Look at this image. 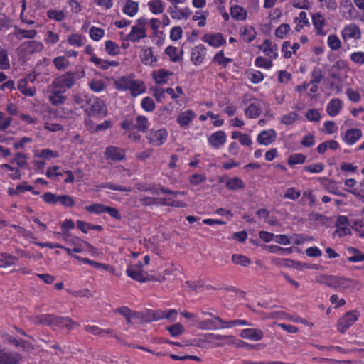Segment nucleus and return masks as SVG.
<instances>
[{
    "label": "nucleus",
    "instance_id": "32",
    "mask_svg": "<svg viewBox=\"0 0 364 364\" xmlns=\"http://www.w3.org/2000/svg\"><path fill=\"white\" fill-rule=\"evenodd\" d=\"M77 227L84 233H87L88 230L100 231L103 229L101 225H92L79 220H77Z\"/></svg>",
    "mask_w": 364,
    "mask_h": 364
},
{
    "label": "nucleus",
    "instance_id": "1",
    "mask_svg": "<svg viewBox=\"0 0 364 364\" xmlns=\"http://www.w3.org/2000/svg\"><path fill=\"white\" fill-rule=\"evenodd\" d=\"M36 319V322L38 323L49 326L55 331L63 328L71 330L75 326H77V323L72 321L69 317H61L52 314H43L38 316Z\"/></svg>",
    "mask_w": 364,
    "mask_h": 364
},
{
    "label": "nucleus",
    "instance_id": "11",
    "mask_svg": "<svg viewBox=\"0 0 364 364\" xmlns=\"http://www.w3.org/2000/svg\"><path fill=\"white\" fill-rule=\"evenodd\" d=\"M206 55V48L205 47L200 44L197 46H195L191 53V60L195 65H200Z\"/></svg>",
    "mask_w": 364,
    "mask_h": 364
},
{
    "label": "nucleus",
    "instance_id": "46",
    "mask_svg": "<svg viewBox=\"0 0 364 364\" xmlns=\"http://www.w3.org/2000/svg\"><path fill=\"white\" fill-rule=\"evenodd\" d=\"M232 261L233 263L242 265L243 267H247L251 263L250 258L247 257L237 254L232 256Z\"/></svg>",
    "mask_w": 364,
    "mask_h": 364
},
{
    "label": "nucleus",
    "instance_id": "58",
    "mask_svg": "<svg viewBox=\"0 0 364 364\" xmlns=\"http://www.w3.org/2000/svg\"><path fill=\"white\" fill-rule=\"evenodd\" d=\"M307 119L310 122H317L321 119L320 112L317 109H309L305 114Z\"/></svg>",
    "mask_w": 364,
    "mask_h": 364
},
{
    "label": "nucleus",
    "instance_id": "44",
    "mask_svg": "<svg viewBox=\"0 0 364 364\" xmlns=\"http://www.w3.org/2000/svg\"><path fill=\"white\" fill-rule=\"evenodd\" d=\"M107 206L101 203H94L90 205L85 206V209L92 213L102 214L105 213Z\"/></svg>",
    "mask_w": 364,
    "mask_h": 364
},
{
    "label": "nucleus",
    "instance_id": "53",
    "mask_svg": "<svg viewBox=\"0 0 364 364\" xmlns=\"http://www.w3.org/2000/svg\"><path fill=\"white\" fill-rule=\"evenodd\" d=\"M306 159V156L302 154H294L289 157L288 163L290 166L304 164Z\"/></svg>",
    "mask_w": 364,
    "mask_h": 364
},
{
    "label": "nucleus",
    "instance_id": "20",
    "mask_svg": "<svg viewBox=\"0 0 364 364\" xmlns=\"http://www.w3.org/2000/svg\"><path fill=\"white\" fill-rule=\"evenodd\" d=\"M362 136V132L360 129H348L343 140L348 145L354 144Z\"/></svg>",
    "mask_w": 364,
    "mask_h": 364
},
{
    "label": "nucleus",
    "instance_id": "63",
    "mask_svg": "<svg viewBox=\"0 0 364 364\" xmlns=\"http://www.w3.org/2000/svg\"><path fill=\"white\" fill-rule=\"evenodd\" d=\"M41 197L46 203L53 205L58 203L59 200V196L51 192H46Z\"/></svg>",
    "mask_w": 364,
    "mask_h": 364
},
{
    "label": "nucleus",
    "instance_id": "39",
    "mask_svg": "<svg viewBox=\"0 0 364 364\" xmlns=\"http://www.w3.org/2000/svg\"><path fill=\"white\" fill-rule=\"evenodd\" d=\"M68 42L70 46L81 47L85 43V37L81 34H72L68 38Z\"/></svg>",
    "mask_w": 364,
    "mask_h": 364
},
{
    "label": "nucleus",
    "instance_id": "52",
    "mask_svg": "<svg viewBox=\"0 0 364 364\" xmlns=\"http://www.w3.org/2000/svg\"><path fill=\"white\" fill-rule=\"evenodd\" d=\"M88 85L90 88L95 92H101L105 87V82L101 80L92 79L90 81Z\"/></svg>",
    "mask_w": 364,
    "mask_h": 364
},
{
    "label": "nucleus",
    "instance_id": "37",
    "mask_svg": "<svg viewBox=\"0 0 364 364\" xmlns=\"http://www.w3.org/2000/svg\"><path fill=\"white\" fill-rule=\"evenodd\" d=\"M148 6L151 13L154 14H161L164 10L161 0H151L148 3Z\"/></svg>",
    "mask_w": 364,
    "mask_h": 364
},
{
    "label": "nucleus",
    "instance_id": "48",
    "mask_svg": "<svg viewBox=\"0 0 364 364\" xmlns=\"http://www.w3.org/2000/svg\"><path fill=\"white\" fill-rule=\"evenodd\" d=\"M298 118L299 114L296 112H291L282 117L281 122L286 125H290L294 124Z\"/></svg>",
    "mask_w": 364,
    "mask_h": 364
},
{
    "label": "nucleus",
    "instance_id": "49",
    "mask_svg": "<svg viewBox=\"0 0 364 364\" xmlns=\"http://www.w3.org/2000/svg\"><path fill=\"white\" fill-rule=\"evenodd\" d=\"M327 42L328 46L333 50H338L341 46V42L336 35H329Z\"/></svg>",
    "mask_w": 364,
    "mask_h": 364
},
{
    "label": "nucleus",
    "instance_id": "45",
    "mask_svg": "<svg viewBox=\"0 0 364 364\" xmlns=\"http://www.w3.org/2000/svg\"><path fill=\"white\" fill-rule=\"evenodd\" d=\"M165 53L170 58L172 62H178L181 60V56L178 55V51L176 47L169 46L165 50Z\"/></svg>",
    "mask_w": 364,
    "mask_h": 364
},
{
    "label": "nucleus",
    "instance_id": "14",
    "mask_svg": "<svg viewBox=\"0 0 364 364\" xmlns=\"http://www.w3.org/2000/svg\"><path fill=\"white\" fill-rule=\"evenodd\" d=\"M259 49L262 50L267 56L276 59L278 56L277 46L274 44L270 40L266 39L263 43L259 46Z\"/></svg>",
    "mask_w": 364,
    "mask_h": 364
},
{
    "label": "nucleus",
    "instance_id": "15",
    "mask_svg": "<svg viewBox=\"0 0 364 364\" xmlns=\"http://www.w3.org/2000/svg\"><path fill=\"white\" fill-rule=\"evenodd\" d=\"M146 37V28L133 26L130 33L127 36V40L133 43L139 42L141 39Z\"/></svg>",
    "mask_w": 364,
    "mask_h": 364
},
{
    "label": "nucleus",
    "instance_id": "3",
    "mask_svg": "<svg viewBox=\"0 0 364 364\" xmlns=\"http://www.w3.org/2000/svg\"><path fill=\"white\" fill-rule=\"evenodd\" d=\"M142 264L139 262L136 264H131L127 269V274L139 282H145L150 280H156L154 277L150 276L147 272L142 271Z\"/></svg>",
    "mask_w": 364,
    "mask_h": 364
},
{
    "label": "nucleus",
    "instance_id": "40",
    "mask_svg": "<svg viewBox=\"0 0 364 364\" xmlns=\"http://www.w3.org/2000/svg\"><path fill=\"white\" fill-rule=\"evenodd\" d=\"M132 81L127 77H122L114 81V87L119 90H127L129 89Z\"/></svg>",
    "mask_w": 364,
    "mask_h": 364
},
{
    "label": "nucleus",
    "instance_id": "9",
    "mask_svg": "<svg viewBox=\"0 0 364 364\" xmlns=\"http://www.w3.org/2000/svg\"><path fill=\"white\" fill-rule=\"evenodd\" d=\"M341 36L345 41L350 38L358 40L361 38V31L355 23H350L342 30Z\"/></svg>",
    "mask_w": 364,
    "mask_h": 364
},
{
    "label": "nucleus",
    "instance_id": "26",
    "mask_svg": "<svg viewBox=\"0 0 364 364\" xmlns=\"http://www.w3.org/2000/svg\"><path fill=\"white\" fill-rule=\"evenodd\" d=\"M18 260V257L9 253H1L0 255V268L9 267L14 264Z\"/></svg>",
    "mask_w": 364,
    "mask_h": 364
},
{
    "label": "nucleus",
    "instance_id": "36",
    "mask_svg": "<svg viewBox=\"0 0 364 364\" xmlns=\"http://www.w3.org/2000/svg\"><path fill=\"white\" fill-rule=\"evenodd\" d=\"M230 14L236 20H245L246 18L245 10L237 5L231 7Z\"/></svg>",
    "mask_w": 364,
    "mask_h": 364
},
{
    "label": "nucleus",
    "instance_id": "22",
    "mask_svg": "<svg viewBox=\"0 0 364 364\" xmlns=\"http://www.w3.org/2000/svg\"><path fill=\"white\" fill-rule=\"evenodd\" d=\"M240 336L244 338L258 341L262 338L263 332L257 328H246L241 331Z\"/></svg>",
    "mask_w": 364,
    "mask_h": 364
},
{
    "label": "nucleus",
    "instance_id": "34",
    "mask_svg": "<svg viewBox=\"0 0 364 364\" xmlns=\"http://www.w3.org/2000/svg\"><path fill=\"white\" fill-rule=\"evenodd\" d=\"M90 97L85 94H76L73 95V100L75 105H79L82 109L87 108L86 106L90 102Z\"/></svg>",
    "mask_w": 364,
    "mask_h": 364
},
{
    "label": "nucleus",
    "instance_id": "35",
    "mask_svg": "<svg viewBox=\"0 0 364 364\" xmlns=\"http://www.w3.org/2000/svg\"><path fill=\"white\" fill-rule=\"evenodd\" d=\"M37 32L36 30H23L20 28H16L15 32L16 37L21 40L23 38H30L32 39L35 38Z\"/></svg>",
    "mask_w": 364,
    "mask_h": 364
},
{
    "label": "nucleus",
    "instance_id": "4",
    "mask_svg": "<svg viewBox=\"0 0 364 364\" xmlns=\"http://www.w3.org/2000/svg\"><path fill=\"white\" fill-rule=\"evenodd\" d=\"M23 360V357L19 353L0 348V364H21Z\"/></svg>",
    "mask_w": 364,
    "mask_h": 364
},
{
    "label": "nucleus",
    "instance_id": "10",
    "mask_svg": "<svg viewBox=\"0 0 364 364\" xmlns=\"http://www.w3.org/2000/svg\"><path fill=\"white\" fill-rule=\"evenodd\" d=\"M105 157L106 159L114 161H122L125 159L124 151L119 147L109 146L106 148L105 151Z\"/></svg>",
    "mask_w": 364,
    "mask_h": 364
},
{
    "label": "nucleus",
    "instance_id": "41",
    "mask_svg": "<svg viewBox=\"0 0 364 364\" xmlns=\"http://www.w3.org/2000/svg\"><path fill=\"white\" fill-rule=\"evenodd\" d=\"M166 329L173 337H178L184 332V328L180 323L167 326Z\"/></svg>",
    "mask_w": 364,
    "mask_h": 364
},
{
    "label": "nucleus",
    "instance_id": "59",
    "mask_svg": "<svg viewBox=\"0 0 364 364\" xmlns=\"http://www.w3.org/2000/svg\"><path fill=\"white\" fill-rule=\"evenodd\" d=\"M104 34V30L100 28L92 26L90 30V36L95 41L100 40L103 37Z\"/></svg>",
    "mask_w": 364,
    "mask_h": 364
},
{
    "label": "nucleus",
    "instance_id": "38",
    "mask_svg": "<svg viewBox=\"0 0 364 364\" xmlns=\"http://www.w3.org/2000/svg\"><path fill=\"white\" fill-rule=\"evenodd\" d=\"M171 75V73L164 69L159 70L156 75L155 74V73H153V76L156 82L159 85L166 83L168 77Z\"/></svg>",
    "mask_w": 364,
    "mask_h": 364
},
{
    "label": "nucleus",
    "instance_id": "56",
    "mask_svg": "<svg viewBox=\"0 0 364 364\" xmlns=\"http://www.w3.org/2000/svg\"><path fill=\"white\" fill-rule=\"evenodd\" d=\"M26 159L27 158L24 154L18 152L11 162H15L20 168H26L27 166Z\"/></svg>",
    "mask_w": 364,
    "mask_h": 364
},
{
    "label": "nucleus",
    "instance_id": "60",
    "mask_svg": "<svg viewBox=\"0 0 364 364\" xmlns=\"http://www.w3.org/2000/svg\"><path fill=\"white\" fill-rule=\"evenodd\" d=\"M37 156L45 159H50L53 158L58 157V154L57 151L50 150L49 149H44L41 151V152L37 155Z\"/></svg>",
    "mask_w": 364,
    "mask_h": 364
},
{
    "label": "nucleus",
    "instance_id": "28",
    "mask_svg": "<svg viewBox=\"0 0 364 364\" xmlns=\"http://www.w3.org/2000/svg\"><path fill=\"white\" fill-rule=\"evenodd\" d=\"M138 10V3L132 0H128L122 9L123 12L130 17L135 16Z\"/></svg>",
    "mask_w": 364,
    "mask_h": 364
},
{
    "label": "nucleus",
    "instance_id": "19",
    "mask_svg": "<svg viewBox=\"0 0 364 364\" xmlns=\"http://www.w3.org/2000/svg\"><path fill=\"white\" fill-rule=\"evenodd\" d=\"M141 61L146 65L154 66L157 58L154 56L151 48H144L142 49L140 55Z\"/></svg>",
    "mask_w": 364,
    "mask_h": 364
},
{
    "label": "nucleus",
    "instance_id": "6",
    "mask_svg": "<svg viewBox=\"0 0 364 364\" xmlns=\"http://www.w3.org/2000/svg\"><path fill=\"white\" fill-rule=\"evenodd\" d=\"M168 132L165 129L158 130L151 129L146 134L149 144L154 146H161L166 140Z\"/></svg>",
    "mask_w": 364,
    "mask_h": 364
},
{
    "label": "nucleus",
    "instance_id": "13",
    "mask_svg": "<svg viewBox=\"0 0 364 364\" xmlns=\"http://www.w3.org/2000/svg\"><path fill=\"white\" fill-rule=\"evenodd\" d=\"M226 134L224 131L219 130L213 133L208 137L209 144L215 149H219L223 146L226 141Z\"/></svg>",
    "mask_w": 364,
    "mask_h": 364
},
{
    "label": "nucleus",
    "instance_id": "8",
    "mask_svg": "<svg viewBox=\"0 0 364 364\" xmlns=\"http://www.w3.org/2000/svg\"><path fill=\"white\" fill-rule=\"evenodd\" d=\"M225 321L220 316H214L213 319H206L198 323V327L203 330H215L225 328Z\"/></svg>",
    "mask_w": 364,
    "mask_h": 364
},
{
    "label": "nucleus",
    "instance_id": "30",
    "mask_svg": "<svg viewBox=\"0 0 364 364\" xmlns=\"http://www.w3.org/2000/svg\"><path fill=\"white\" fill-rule=\"evenodd\" d=\"M149 122L145 116L139 115L136 117L135 129L139 132H146L149 127Z\"/></svg>",
    "mask_w": 364,
    "mask_h": 364
},
{
    "label": "nucleus",
    "instance_id": "25",
    "mask_svg": "<svg viewBox=\"0 0 364 364\" xmlns=\"http://www.w3.org/2000/svg\"><path fill=\"white\" fill-rule=\"evenodd\" d=\"M261 103L259 101L250 104L245 109V114L249 118H257L261 113Z\"/></svg>",
    "mask_w": 364,
    "mask_h": 364
},
{
    "label": "nucleus",
    "instance_id": "24",
    "mask_svg": "<svg viewBox=\"0 0 364 364\" xmlns=\"http://www.w3.org/2000/svg\"><path fill=\"white\" fill-rule=\"evenodd\" d=\"M341 108V101L338 98L331 100L328 102L326 112L331 117L336 116Z\"/></svg>",
    "mask_w": 364,
    "mask_h": 364
},
{
    "label": "nucleus",
    "instance_id": "16",
    "mask_svg": "<svg viewBox=\"0 0 364 364\" xmlns=\"http://www.w3.org/2000/svg\"><path fill=\"white\" fill-rule=\"evenodd\" d=\"M203 41L215 48H218L226 43L225 39L220 33L205 34L203 37Z\"/></svg>",
    "mask_w": 364,
    "mask_h": 364
},
{
    "label": "nucleus",
    "instance_id": "12",
    "mask_svg": "<svg viewBox=\"0 0 364 364\" xmlns=\"http://www.w3.org/2000/svg\"><path fill=\"white\" fill-rule=\"evenodd\" d=\"M277 138L276 132L272 129H267L262 131L257 136V141L259 144L268 146L272 144Z\"/></svg>",
    "mask_w": 364,
    "mask_h": 364
},
{
    "label": "nucleus",
    "instance_id": "42",
    "mask_svg": "<svg viewBox=\"0 0 364 364\" xmlns=\"http://www.w3.org/2000/svg\"><path fill=\"white\" fill-rule=\"evenodd\" d=\"M132 96H136L144 92L145 87L143 82L132 81L129 89Z\"/></svg>",
    "mask_w": 364,
    "mask_h": 364
},
{
    "label": "nucleus",
    "instance_id": "7",
    "mask_svg": "<svg viewBox=\"0 0 364 364\" xmlns=\"http://www.w3.org/2000/svg\"><path fill=\"white\" fill-rule=\"evenodd\" d=\"M70 76V75L68 72L63 75H59L53 80L50 87H52V89H58L60 90L63 89H64V90L70 89L73 86L74 83L73 82V78Z\"/></svg>",
    "mask_w": 364,
    "mask_h": 364
},
{
    "label": "nucleus",
    "instance_id": "51",
    "mask_svg": "<svg viewBox=\"0 0 364 364\" xmlns=\"http://www.w3.org/2000/svg\"><path fill=\"white\" fill-rule=\"evenodd\" d=\"M349 252H353L355 255L348 257V261L350 262H358L364 261V254L362 253L359 250L355 247H349Z\"/></svg>",
    "mask_w": 364,
    "mask_h": 364
},
{
    "label": "nucleus",
    "instance_id": "57",
    "mask_svg": "<svg viewBox=\"0 0 364 364\" xmlns=\"http://www.w3.org/2000/svg\"><path fill=\"white\" fill-rule=\"evenodd\" d=\"M141 107L147 112H152L155 109V103L152 98L146 97L141 100Z\"/></svg>",
    "mask_w": 364,
    "mask_h": 364
},
{
    "label": "nucleus",
    "instance_id": "61",
    "mask_svg": "<svg viewBox=\"0 0 364 364\" xmlns=\"http://www.w3.org/2000/svg\"><path fill=\"white\" fill-rule=\"evenodd\" d=\"M322 71L319 68H314L311 74V84H318L323 79Z\"/></svg>",
    "mask_w": 364,
    "mask_h": 364
},
{
    "label": "nucleus",
    "instance_id": "18",
    "mask_svg": "<svg viewBox=\"0 0 364 364\" xmlns=\"http://www.w3.org/2000/svg\"><path fill=\"white\" fill-rule=\"evenodd\" d=\"M196 117V114L193 110L188 109L184 112H181L178 114L176 119V122L181 126V127H186Z\"/></svg>",
    "mask_w": 364,
    "mask_h": 364
},
{
    "label": "nucleus",
    "instance_id": "43",
    "mask_svg": "<svg viewBox=\"0 0 364 364\" xmlns=\"http://www.w3.org/2000/svg\"><path fill=\"white\" fill-rule=\"evenodd\" d=\"M247 77L254 84L260 82L264 79V75L259 70H250L247 73Z\"/></svg>",
    "mask_w": 364,
    "mask_h": 364
},
{
    "label": "nucleus",
    "instance_id": "54",
    "mask_svg": "<svg viewBox=\"0 0 364 364\" xmlns=\"http://www.w3.org/2000/svg\"><path fill=\"white\" fill-rule=\"evenodd\" d=\"M255 64L257 67L269 69L272 68L273 63L271 60L267 59L262 56L256 58Z\"/></svg>",
    "mask_w": 364,
    "mask_h": 364
},
{
    "label": "nucleus",
    "instance_id": "27",
    "mask_svg": "<svg viewBox=\"0 0 364 364\" xmlns=\"http://www.w3.org/2000/svg\"><path fill=\"white\" fill-rule=\"evenodd\" d=\"M225 187L229 190L235 191L237 189H243L245 184L241 178L234 177L227 180Z\"/></svg>",
    "mask_w": 364,
    "mask_h": 364
},
{
    "label": "nucleus",
    "instance_id": "55",
    "mask_svg": "<svg viewBox=\"0 0 364 364\" xmlns=\"http://www.w3.org/2000/svg\"><path fill=\"white\" fill-rule=\"evenodd\" d=\"M324 169V165L322 163H316L306 166L304 167V170L311 173H318L323 171Z\"/></svg>",
    "mask_w": 364,
    "mask_h": 364
},
{
    "label": "nucleus",
    "instance_id": "29",
    "mask_svg": "<svg viewBox=\"0 0 364 364\" xmlns=\"http://www.w3.org/2000/svg\"><path fill=\"white\" fill-rule=\"evenodd\" d=\"M21 46L23 47V50L28 53L39 52L43 49V44L35 41L25 43Z\"/></svg>",
    "mask_w": 364,
    "mask_h": 364
},
{
    "label": "nucleus",
    "instance_id": "33",
    "mask_svg": "<svg viewBox=\"0 0 364 364\" xmlns=\"http://www.w3.org/2000/svg\"><path fill=\"white\" fill-rule=\"evenodd\" d=\"M18 90L23 95L32 97L36 93V88L34 87H27L26 80H21L18 84Z\"/></svg>",
    "mask_w": 364,
    "mask_h": 364
},
{
    "label": "nucleus",
    "instance_id": "47",
    "mask_svg": "<svg viewBox=\"0 0 364 364\" xmlns=\"http://www.w3.org/2000/svg\"><path fill=\"white\" fill-rule=\"evenodd\" d=\"M309 218L310 220L317 222L318 224H320L321 225H325L328 222V218L318 213H311L309 215Z\"/></svg>",
    "mask_w": 364,
    "mask_h": 364
},
{
    "label": "nucleus",
    "instance_id": "5",
    "mask_svg": "<svg viewBox=\"0 0 364 364\" xmlns=\"http://www.w3.org/2000/svg\"><path fill=\"white\" fill-rule=\"evenodd\" d=\"M359 316V312L356 310L346 313L338 321V331L344 333L358 320Z\"/></svg>",
    "mask_w": 364,
    "mask_h": 364
},
{
    "label": "nucleus",
    "instance_id": "21",
    "mask_svg": "<svg viewBox=\"0 0 364 364\" xmlns=\"http://www.w3.org/2000/svg\"><path fill=\"white\" fill-rule=\"evenodd\" d=\"M65 90H60L58 89H53L48 96L49 102L54 106L60 105L65 103L66 97L63 95Z\"/></svg>",
    "mask_w": 364,
    "mask_h": 364
},
{
    "label": "nucleus",
    "instance_id": "23",
    "mask_svg": "<svg viewBox=\"0 0 364 364\" xmlns=\"http://www.w3.org/2000/svg\"><path fill=\"white\" fill-rule=\"evenodd\" d=\"M312 23L316 30L317 34L324 35L323 28L326 24L323 16L320 13H316L312 15Z\"/></svg>",
    "mask_w": 364,
    "mask_h": 364
},
{
    "label": "nucleus",
    "instance_id": "31",
    "mask_svg": "<svg viewBox=\"0 0 364 364\" xmlns=\"http://www.w3.org/2000/svg\"><path fill=\"white\" fill-rule=\"evenodd\" d=\"M256 31L252 27H245L240 29V35L246 42L252 41L256 37Z\"/></svg>",
    "mask_w": 364,
    "mask_h": 364
},
{
    "label": "nucleus",
    "instance_id": "62",
    "mask_svg": "<svg viewBox=\"0 0 364 364\" xmlns=\"http://www.w3.org/2000/svg\"><path fill=\"white\" fill-rule=\"evenodd\" d=\"M290 26L287 23L281 24L275 31V35L279 38H284L290 31Z\"/></svg>",
    "mask_w": 364,
    "mask_h": 364
},
{
    "label": "nucleus",
    "instance_id": "2",
    "mask_svg": "<svg viewBox=\"0 0 364 364\" xmlns=\"http://www.w3.org/2000/svg\"><path fill=\"white\" fill-rule=\"evenodd\" d=\"M89 107L85 108V113L89 117H103L107 114V107L105 102L98 97L90 98Z\"/></svg>",
    "mask_w": 364,
    "mask_h": 364
},
{
    "label": "nucleus",
    "instance_id": "50",
    "mask_svg": "<svg viewBox=\"0 0 364 364\" xmlns=\"http://www.w3.org/2000/svg\"><path fill=\"white\" fill-rule=\"evenodd\" d=\"M105 50L110 55H116L119 53L118 45L112 41L105 42Z\"/></svg>",
    "mask_w": 364,
    "mask_h": 364
},
{
    "label": "nucleus",
    "instance_id": "64",
    "mask_svg": "<svg viewBox=\"0 0 364 364\" xmlns=\"http://www.w3.org/2000/svg\"><path fill=\"white\" fill-rule=\"evenodd\" d=\"M58 203H60L62 205L67 208H71L75 205L73 198L68 195L59 196Z\"/></svg>",
    "mask_w": 364,
    "mask_h": 364
},
{
    "label": "nucleus",
    "instance_id": "17",
    "mask_svg": "<svg viewBox=\"0 0 364 364\" xmlns=\"http://www.w3.org/2000/svg\"><path fill=\"white\" fill-rule=\"evenodd\" d=\"M350 282V279L343 277L330 275L328 287L333 289H345L348 287Z\"/></svg>",
    "mask_w": 364,
    "mask_h": 364
}]
</instances>
